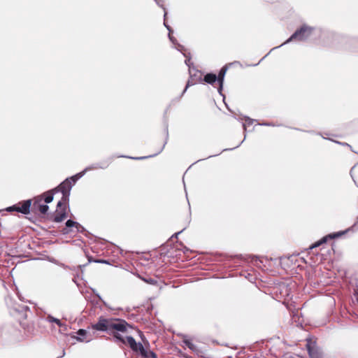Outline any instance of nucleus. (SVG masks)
<instances>
[{"label": "nucleus", "mask_w": 358, "mask_h": 358, "mask_svg": "<svg viewBox=\"0 0 358 358\" xmlns=\"http://www.w3.org/2000/svg\"><path fill=\"white\" fill-rule=\"evenodd\" d=\"M166 15H167V12L165 11L164 15V24L166 27V28L168 29L169 32H172L173 30H172L171 27L166 22Z\"/></svg>", "instance_id": "bb28decb"}, {"label": "nucleus", "mask_w": 358, "mask_h": 358, "mask_svg": "<svg viewBox=\"0 0 358 358\" xmlns=\"http://www.w3.org/2000/svg\"><path fill=\"white\" fill-rule=\"evenodd\" d=\"M57 193L56 191H53V189L49 190L43 194L45 198L44 201L46 203H49L52 201L54 198V194Z\"/></svg>", "instance_id": "4468645a"}, {"label": "nucleus", "mask_w": 358, "mask_h": 358, "mask_svg": "<svg viewBox=\"0 0 358 358\" xmlns=\"http://www.w3.org/2000/svg\"><path fill=\"white\" fill-rule=\"evenodd\" d=\"M243 142V141H242L238 145H237V146L236 148H238L240 146V145Z\"/></svg>", "instance_id": "a19ab883"}, {"label": "nucleus", "mask_w": 358, "mask_h": 358, "mask_svg": "<svg viewBox=\"0 0 358 358\" xmlns=\"http://www.w3.org/2000/svg\"><path fill=\"white\" fill-rule=\"evenodd\" d=\"M227 70H228L227 65L224 66L220 69L218 75L217 76L218 83H224V76H225V74H226Z\"/></svg>", "instance_id": "2eb2a0df"}, {"label": "nucleus", "mask_w": 358, "mask_h": 358, "mask_svg": "<svg viewBox=\"0 0 358 358\" xmlns=\"http://www.w3.org/2000/svg\"><path fill=\"white\" fill-rule=\"evenodd\" d=\"M94 262L96 263H101V264H108V261L103 260V259L94 260Z\"/></svg>", "instance_id": "2f4dec72"}, {"label": "nucleus", "mask_w": 358, "mask_h": 358, "mask_svg": "<svg viewBox=\"0 0 358 358\" xmlns=\"http://www.w3.org/2000/svg\"><path fill=\"white\" fill-rule=\"evenodd\" d=\"M60 328H61V331H66L67 330V329H65V327H60Z\"/></svg>", "instance_id": "ea45409f"}, {"label": "nucleus", "mask_w": 358, "mask_h": 358, "mask_svg": "<svg viewBox=\"0 0 358 358\" xmlns=\"http://www.w3.org/2000/svg\"><path fill=\"white\" fill-rule=\"evenodd\" d=\"M127 341L130 347V348L135 352L139 353V355H145V348L143 345V344L140 342L136 343L135 339L131 336H127Z\"/></svg>", "instance_id": "39448f33"}, {"label": "nucleus", "mask_w": 358, "mask_h": 358, "mask_svg": "<svg viewBox=\"0 0 358 358\" xmlns=\"http://www.w3.org/2000/svg\"><path fill=\"white\" fill-rule=\"evenodd\" d=\"M47 320L49 322H55V324H57L59 327H65V329H66L68 328V326L63 324L59 319L57 318H55L54 317H52V315H48L47 317Z\"/></svg>", "instance_id": "a211bd4d"}, {"label": "nucleus", "mask_w": 358, "mask_h": 358, "mask_svg": "<svg viewBox=\"0 0 358 358\" xmlns=\"http://www.w3.org/2000/svg\"><path fill=\"white\" fill-rule=\"evenodd\" d=\"M41 199H36L34 201L33 209H37L41 213L45 214L49 209V206L47 204H41Z\"/></svg>", "instance_id": "6e6552de"}, {"label": "nucleus", "mask_w": 358, "mask_h": 358, "mask_svg": "<svg viewBox=\"0 0 358 358\" xmlns=\"http://www.w3.org/2000/svg\"><path fill=\"white\" fill-rule=\"evenodd\" d=\"M357 220H358V217H357Z\"/></svg>", "instance_id": "a18cd8bd"}, {"label": "nucleus", "mask_w": 358, "mask_h": 358, "mask_svg": "<svg viewBox=\"0 0 358 358\" xmlns=\"http://www.w3.org/2000/svg\"><path fill=\"white\" fill-rule=\"evenodd\" d=\"M78 336L74 337L77 341L80 342H90L91 338L85 339L84 337L87 335V331L85 329H80L77 331Z\"/></svg>", "instance_id": "f8f14e48"}, {"label": "nucleus", "mask_w": 358, "mask_h": 358, "mask_svg": "<svg viewBox=\"0 0 358 358\" xmlns=\"http://www.w3.org/2000/svg\"><path fill=\"white\" fill-rule=\"evenodd\" d=\"M146 282L150 283V284H154L156 281L153 279H150V280H145Z\"/></svg>", "instance_id": "c9c22d12"}, {"label": "nucleus", "mask_w": 358, "mask_h": 358, "mask_svg": "<svg viewBox=\"0 0 358 358\" xmlns=\"http://www.w3.org/2000/svg\"><path fill=\"white\" fill-rule=\"evenodd\" d=\"M259 125H262V126H275L274 124L273 123H269V122H264V123H260L259 124Z\"/></svg>", "instance_id": "473e14b6"}, {"label": "nucleus", "mask_w": 358, "mask_h": 358, "mask_svg": "<svg viewBox=\"0 0 358 358\" xmlns=\"http://www.w3.org/2000/svg\"><path fill=\"white\" fill-rule=\"evenodd\" d=\"M113 160V157H111L108 158L107 160L103 161L100 163H95V164H91L90 166H87L83 171V172H84V174H85L87 171H92V170L98 169H106L110 165V164L112 162Z\"/></svg>", "instance_id": "423d86ee"}, {"label": "nucleus", "mask_w": 358, "mask_h": 358, "mask_svg": "<svg viewBox=\"0 0 358 358\" xmlns=\"http://www.w3.org/2000/svg\"><path fill=\"white\" fill-rule=\"evenodd\" d=\"M253 258H255V259H256V261H257V260H259L261 263L262 262V260H260V259H259V257L255 256V257H254Z\"/></svg>", "instance_id": "58836bf2"}, {"label": "nucleus", "mask_w": 358, "mask_h": 358, "mask_svg": "<svg viewBox=\"0 0 358 358\" xmlns=\"http://www.w3.org/2000/svg\"><path fill=\"white\" fill-rule=\"evenodd\" d=\"M257 64H259V62H257V64H255V66H257Z\"/></svg>", "instance_id": "37998d69"}, {"label": "nucleus", "mask_w": 358, "mask_h": 358, "mask_svg": "<svg viewBox=\"0 0 358 358\" xmlns=\"http://www.w3.org/2000/svg\"><path fill=\"white\" fill-rule=\"evenodd\" d=\"M68 201H64L63 200V196H62V199L57 203V208H59L61 210V211L63 210L64 209L65 210V204Z\"/></svg>", "instance_id": "b1692460"}, {"label": "nucleus", "mask_w": 358, "mask_h": 358, "mask_svg": "<svg viewBox=\"0 0 358 358\" xmlns=\"http://www.w3.org/2000/svg\"><path fill=\"white\" fill-rule=\"evenodd\" d=\"M66 217V213L64 209L57 213L53 218V221L55 222H60Z\"/></svg>", "instance_id": "aec40b11"}, {"label": "nucleus", "mask_w": 358, "mask_h": 358, "mask_svg": "<svg viewBox=\"0 0 358 358\" xmlns=\"http://www.w3.org/2000/svg\"><path fill=\"white\" fill-rule=\"evenodd\" d=\"M335 142H336V143H338V144H341V145H345V146H348V147H350V148H351V146H350L348 143H341V142H338V141H335Z\"/></svg>", "instance_id": "f704fd0d"}, {"label": "nucleus", "mask_w": 358, "mask_h": 358, "mask_svg": "<svg viewBox=\"0 0 358 358\" xmlns=\"http://www.w3.org/2000/svg\"><path fill=\"white\" fill-rule=\"evenodd\" d=\"M243 119L245 120V123L243 124V128L244 131H246V124H248V125L252 124L253 122L255 121V120L252 119L248 116H244Z\"/></svg>", "instance_id": "4be33fe9"}, {"label": "nucleus", "mask_w": 358, "mask_h": 358, "mask_svg": "<svg viewBox=\"0 0 358 358\" xmlns=\"http://www.w3.org/2000/svg\"><path fill=\"white\" fill-rule=\"evenodd\" d=\"M184 229H182L181 231H178V232H177V233L174 234L172 236V237H171V238H178V236L180 233H182V231H183Z\"/></svg>", "instance_id": "72a5a7b5"}, {"label": "nucleus", "mask_w": 358, "mask_h": 358, "mask_svg": "<svg viewBox=\"0 0 358 358\" xmlns=\"http://www.w3.org/2000/svg\"><path fill=\"white\" fill-rule=\"evenodd\" d=\"M142 358H157V355L151 350H148L145 349V355H141Z\"/></svg>", "instance_id": "5701e85b"}, {"label": "nucleus", "mask_w": 358, "mask_h": 358, "mask_svg": "<svg viewBox=\"0 0 358 358\" xmlns=\"http://www.w3.org/2000/svg\"><path fill=\"white\" fill-rule=\"evenodd\" d=\"M78 224V222L76 221H73L72 220H68L66 222V227L62 229V234H69L72 230L71 228H76V225Z\"/></svg>", "instance_id": "9d476101"}, {"label": "nucleus", "mask_w": 358, "mask_h": 358, "mask_svg": "<svg viewBox=\"0 0 358 358\" xmlns=\"http://www.w3.org/2000/svg\"><path fill=\"white\" fill-rule=\"evenodd\" d=\"M155 2L157 3V4L158 6H159L160 7H162L164 12L166 11V8L164 7V5H163V3H164V0H155Z\"/></svg>", "instance_id": "c756f323"}, {"label": "nucleus", "mask_w": 358, "mask_h": 358, "mask_svg": "<svg viewBox=\"0 0 358 358\" xmlns=\"http://www.w3.org/2000/svg\"><path fill=\"white\" fill-rule=\"evenodd\" d=\"M171 32L169 33V38L174 45H177L176 49L180 52L185 51V47L179 43H178L177 40L173 36H171Z\"/></svg>", "instance_id": "6ab92c4d"}, {"label": "nucleus", "mask_w": 358, "mask_h": 358, "mask_svg": "<svg viewBox=\"0 0 358 358\" xmlns=\"http://www.w3.org/2000/svg\"><path fill=\"white\" fill-rule=\"evenodd\" d=\"M127 327H131L125 320L117 318H105L101 316L98 319V322L92 324V329L110 332L112 330H115L120 332H126Z\"/></svg>", "instance_id": "f257e3e1"}, {"label": "nucleus", "mask_w": 358, "mask_h": 358, "mask_svg": "<svg viewBox=\"0 0 358 358\" xmlns=\"http://www.w3.org/2000/svg\"><path fill=\"white\" fill-rule=\"evenodd\" d=\"M314 30V27L308 26L306 24H303L299 29H297L293 34L286 40L283 43L280 45L279 46L275 47L271 50V51L280 48L285 44L289 43L294 41H306L312 34Z\"/></svg>", "instance_id": "f03ea898"}, {"label": "nucleus", "mask_w": 358, "mask_h": 358, "mask_svg": "<svg viewBox=\"0 0 358 358\" xmlns=\"http://www.w3.org/2000/svg\"><path fill=\"white\" fill-rule=\"evenodd\" d=\"M203 81L211 85H213L214 83L216 81H217V78L215 74L209 73H207L206 75H205V76L203 78Z\"/></svg>", "instance_id": "9b49d317"}, {"label": "nucleus", "mask_w": 358, "mask_h": 358, "mask_svg": "<svg viewBox=\"0 0 358 358\" xmlns=\"http://www.w3.org/2000/svg\"><path fill=\"white\" fill-rule=\"evenodd\" d=\"M31 200L27 199L17 204L8 207L6 210L8 212L16 211L24 215H27L30 212Z\"/></svg>", "instance_id": "7ed1b4c3"}, {"label": "nucleus", "mask_w": 358, "mask_h": 358, "mask_svg": "<svg viewBox=\"0 0 358 358\" xmlns=\"http://www.w3.org/2000/svg\"><path fill=\"white\" fill-rule=\"evenodd\" d=\"M183 343L189 348L194 353L199 356H201V351L200 349L194 343H192L188 339H183L182 341Z\"/></svg>", "instance_id": "1a4fd4ad"}, {"label": "nucleus", "mask_w": 358, "mask_h": 358, "mask_svg": "<svg viewBox=\"0 0 358 358\" xmlns=\"http://www.w3.org/2000/svg\"><path fill=\"white\" fill-rule=\"evenodd\" d=\"M308 350L310 358H322L321 353L317 349L310 348L308 345Z\"/></svg>", "instance_id": "f3484780"}, {"label": "nucleus", "mask_w": 358, "mask_h": 358, "mask_svg": "<svg viewBox=\"0 0 358 358\" xmlns=\"http://www.w3.org/2000/svg\"><path fill=\"white\" fill-rule=\"evenodd\" d=\"M257 64H259V62H257V64H255V66H257Z\"/></svg>", "instance_id": "c03bdc74"}, {"label": "nucleus", "mask_w": 358, "mask_h": 358, "mask_svg": "<svg viewBox=\"0 0 358 358\" xmlns=\"http://www.w3.org/2000/svg\"><path fill=\"white\" fill-rule=\"evenodd\" d=\"M166 143V141L164 143V145L162 146V148L159 149V150L154 154V155H149V156H145V157H128V158H131V159H136V160H141V159H147L148 157H155L156 155H157L158 154H159L162 150L164 148V146H165V144ZM120 157H127V156H124V155H121V156H119Z\"/></svg>", "instance_id": "dca6fc26"}, {"label": "nucleus", "mask_w": 358, "mask_h": 358, "mask_svg": "<svg viewBox=\"0 0 358 358\" xmlns=\"http://www.w3.org/2000/svg\"><path fill=\"white\" fill-rule=\"evenodd\" d=\"M182 52V53L183 54V55L186 57V59H185V62L186 65H187V66H188L189 67V66H190V64H191V63H190L191 57H190V56H189V53H188V55H187L185 53V51H182V52Z\"/></svg>", "instance_id": "a878e982"}, {"label": "nucleus", "mask_w": 358, "mask_h": 358, "mask_svg": "<svg viewBox=\"0 0 358 358\" xmlns=\"http://www.w3.org/2000/svg\"><path fill=\"white\" fill-rule=\"evenodd\" d=\"M77 232H83L85 231V228L78 222V224L76 225V228Z\"/></svg>", "instance_id": "cd10ccee"}, {"label": "nucleus", "mask_w": 358, "mask_h": 358, "mask_svg": "<svg viewBox=\"0 0 358 358\" xmlns=\"http://www.w3.org/2000/svg\"><path fill=\"white\" fill-rule=\"evenodd\" d=\"M219 83V87H218L217 91H218V92H219V94H220V95H222V96H224V95H223V94H222V87H223V83Z\"/></svg>", "instance_id": "7c9ffc66"}, {"label": "nucleus", "mask_w": 358, "mask_h": 358, "mask_svg": "<svg viewBox=\"0 0 358 358\" xmlns=\"http://www.w3.org/2000/svg\"><path fill=\"white\" fill-rule=\"evenodd\" d=\"M84 172L83 171L70 178H68L67 179H69V182H71L72 186L79 180L80 178H82L84 176Z\"/></svg>", "instance_id": "412c9836"}, {"label": "nucleus", "mask_w": 358, "mask_h": 358, "mask_svg": "<svg viewBox=\"0 0 358 358\" xmlns=\"http://www.w3.org/2000/svg\"><path fill=\"white\" fill-rule=\"evenodd\" d=\"M29 310V308L25 305H19L15 308V310L22 315V317H27L26 313Z\"/></svg>", "instance_id": "ddd939ff"}, {"label": "nucleus", "mask_w": 358, "mask_h": 358, "mask_svg": "<svg viewBox=\"0 0 358 358\" xmlns=\"http://www.w3.org/2000/svg\"><path fill=\"white\" fill-rule=\"evenodd\" d=\"M72 188V183L69 182V179H66L62 183H60L57 187L53 189V191H56V192H62L63 200L69 201L70 192Z\"/></svg>", "instance_id": "20e7f679"}, {"label": "nucleus", "mask_w": 358, "mask_h": 358, "mask_svg": "<svg viewBox=\"0 0 358 358\" xmlns=\"http://www.w3.org/2000/svg\"><path fill=\"white\" fill-rule=\"evenodd\" d=\"M355 166H354L353 167H352V169H351V170H350V173H352V170L355 169Z\"/></svg>", "instance_id": "79ce46f5"}, {"label": "nucleus", "mask_w": 358, "mask_h": 358, "mask_svg": "<svg viewBox=\"0 0 358 358\" xmlns=\"http://www.w3.org/2000/svg\"><path fill=\"white\" fill-rule=\"evenodd\" d=\"M59 265H60L61 266H62L63 268H69V269H71V268H70V267H69V266H66V265H65V264H60Z\"/></svg>", "instance_id": "e433bc0d"}, {"label": "nucleus", "mask_w": 358, "mask_h": 358, "mask_svg": "<svg viewBox=\"0 0 358 358\" xmlns=\"http://www.w3.org/2000/svg\"><path fill=\"white\" fill-rule=\"evenodd\" d=\"M347 231H348V230L330 234L323 237L320 241L315 243L311 247V248H316V247L320 245L321 244L326 243L328 239H333V238L341 237L342 235L345 234Z\"/></svg>", "instance_id": "0eeeda50"}, {"label": "nucleus", "mask_w": 358, "mask_h": 358, "mask_svg": "<svg viewBox=\"0 0 358 358\" xmlns=\"http://www.w3.org/2000/svg\"><path fill=\"white\" fill-rule=\"evenodd\" d=\"M85 266H86V264L79 265V266H78V268L82 269V268H84Z\"/></svg>", "instance_id": "4c0bfd02"}, {"label": "nucleus", "mask_w": 358, "mask_h": 358, "mask_svg": "<svg viewBox=\"0 0 358 358\" xmlns=\"http://www.w3.org/2000/svg\"><path fill=\"white\" fill-rule=\"evenodd\" d=\"M194 85V83L191 82L190 80H188L187 83V85L184 89V90L182 91V95L184 94V93L186 92V90H187V88L192 85Z\"/></svg>", "instance_id": "c85d7f7f"}, {"label": "nucleus", "mask_w": 358, "mask_h": 358, "mask_svg": "<svg viewBox=\"0 0 358 358\" xmlns=\"http://www.w3.org/2000/svg\"><path fill=\"white\" fill-rule=\"evenodd\" d=\"M113 337L117 339V341H120L122 343H125V341L123 338V337L118 333H113Z\"/></svg>", "instance_id": "393cba45"}]
</instances>
